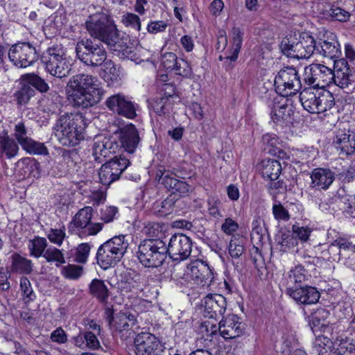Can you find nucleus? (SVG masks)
I'll list each match as a JSON object with an SVG mask.
<instances>
[{
    "mask_svg": "<svg viewBox=\"0 0 355 355\" xmlns=\"http://www.w3.org/2000/svg\"><path fill=\"white\" fill-rule=\"evenodd\" d=\"M96 76L88 73L73 76L67 84L69 102L76 107L87 108L101 101L104 90Z\"/></svg>",
    "mask_w": 355,
    "mask_h": 355,
    "instance_id": "nucleus-1",
    "label": "nucleus"
},
{
    "mask_svg": "<svg viewBox=\"0 0 355 355\" xmlns=\"http://www.w3.org/2000/svg\"><path fill=\"white\" fill-rule=\"evenodd\" d=\"M84 117L80 113H65L58 119L55 135L64 146H75L84 139Z\"/></svg>",
    "mask_w": 355,
    "mask_h": 355,
    "instance_id": "nucleus-2",
    "label": "nucleus"
},
{
    "mask_svg": "<svg viewBox=\"0 0 355 355\" xmlns=\"http://www.w3.org/2000/svg\"><path fill=\"white\" fill-rule=\"evenodd\" d=\"M85 27L91 37L110 46L115 47L119 41V31L112 19L105 13L90 15L85 21Z\"/></svg>",
    "mask_w": 355,
    "mask_h": 355,
    "instance_id": "nucleus-3",
    "label": "nucleus"
},
{
    "mask_svg": "<svg viewBox=\"0 0 355 355\" xmlns=\"http://www.w3.org/2000/svg\"><path fill=\"white\" fill-rule=\"evenodd\" d=\"M315 40L306 33L290 35L282 40L280 49L287 57L307 59L315 51Z\"/></svg>",
    "mask_w": 355,
    "mask_h": 355,
    "instance_id": "nucleus-4",
    "label": "nucleus"
},
{
    "mask_svg": "<svg viewBox=\"0 0 355 355\" xmlns=\"http://www.w3.org/2000/svg\"><path fill=\"white\" fill-rule=\"evenodd\" d=\"M124 235L115 236L99 246L96 259L101 268L106 270L121 261L129 245Z\"/></svg>",
    "mask_w": 355,
    "mask_h": 355,
    "instance_id": "nucleus-5",
    "label": "nucleus"
},
{
    "mask_svg": "<svg viewBox=\"0 0 355 355\" xmlns=\"http://www.w3.org/2000/svg\"><path fill=\"white\" fill-rule=\"evenodd\" d=\"M166 244L161 239H145L137 251L139 261L146 268H158L166 259Z\"/></svg>",
    "mask_w": 355,
    "mask_h": 355,
    "instance_id": "nucleus-6",
    "label": "nucleus"
},
{
    "mask_svg": "<svg viewBox=\"0 0 355 355\" xmlns=\"http://www.w3.org/2000/svg\"><path fill=\"white\" fill-rule=\"evenodd\" d=\"M46 70L52 76L62 78L69 76L71 65L61 45H53L44 51L41 58Z\"/></svg>",
    "mask_w": 355,
    "mask_h": 355,
    "instance_id": "nucleus-7",
    "label": "nucleus"
},
{
    "mask_svg": "<svg viewBox=\"0 0 355 355\" xmlns=\"http://www.w3.org/2000/svg\"><path fill=\"white\" fill-rule=\"evenodd\" d=\"M78 58L85 65L98 67L107 60V51L100 42L91 39H83L76 45Z\"/></svg>",
    "mask_w": 355,
    "mask_h": 355,
    "instance_id": "nucleus-8",
    "label": "nucleus"
},
{
    "mask_svg": "<svg viewBox=\"0 0 355 355\" xmlns=\"http://www.w3.org/2000/svg\"><path fill=\"white\" fill-rule=\"evenodd\" d=\"M275 87L277 94L282 97L296 94L302 89V83L295 68L284 67L276 75Z\"/></svg>",
    "mask_w": 355,
    "mask_h": 355,
    "instance_id": "nucleus-9",
    "label": "nucleus"
},
{
    "mask_svg": "<svg viewBox=\"0 0 355 355\" xmlns=\"http://www.w3.org/2000/svg\"><path fill=\"white\" fill-rule=\"evenodd\" d=\"M104 318L107 322L110 329L113 331L120 333L122 339L125 340L134 334L132 327L135 325L134 315L124 312L114 314L112 307L106 306L104 312Z\"/></svg>",
    "mask_w": 355,
    "mask_h": 355,
    "instance_id": "nucleus-10",
    "label": "nucleus"
},
{
    "mask_svg": "<svg viewBox=\"0 0 355 355\" xmlns=\"http://www.w3.org/2000/svg\"><path fill=\"white\" fill-rule=\"evenodd\" d=\"M333 146L341 155H351L355 153V129L347 122L339 123L334 131Z\"/></svg>",
    "mask_w": 355,
    "mask_h": 355,
    "instance_id": "nucleus-11",
    "label": "nucleus"
},
{
    "mask_svg": "<svg viewBox=\"0 0 355 355\" xmlns=\"http://www.w3.org/2000/svg\"><path fill=\"white\" fill-rule=\"evenodd\" d=\"M332 69L321 64H311L304 68V81L310 87L322 89L333 83Z\"/></svg>",
    "mask_w": 355,
    "mask_h": 355,
    "instance_id": "nucleus-12",
    "label": "nucleus"
},
{
    "mask_svg": "<svg viewBox=\"0 0 355 355\" xmlns=\"http://www.w3.org/2000/svg\"><path fill=\"white\" fill-rule=\"evenodd\" d=\"M130 164V160L121 155L115 156L106 162L101 166L98 173L101 183L108 186L118 180Z\"/></svg>",
    "mask_w": 355,
    "mask_h": 355,
    "instance_id": "nucleus-13",
    "label": "nucleus"
},
{
    "mask_svg": "<svg viewBox=\"0 0 355 355\" xmlns=\"http://www.w3.org/2000/svg\"><path fill=\"white\" fill-rule=\"evenodd\" d=\"M8 58L15 66L25 68L37 61V53L35 48L30 43H17L10 49Z\"/></svg>",
    "mask_w": 355,
    "mask_h": 355,
    "instance_id": "nucleus-14",
    "label": "nucleus"
},
{
    "mask_svg": "<svg viewBox=\"0 0 355 355\" xmlns=\"http://www.w3.org/2000/svg\"><path fill=\"white\" fill-rule=\"evenodd\" d=\"M193 248L192 240L184 234H173L166 245L167 254L174 261L187 259Z\"/></svg>",
    "mask_w": 355,
    "mask_h": 355,
    "instance_id": "nucleus-15",
    "label": "nucleus"
},
{
    "mask_svg": "<svg viewBox=\"0 0 355 355\" xmlns=\"http://www.w3.org/2000/svg\"><path fill=\"white\" fill-rule=\"evenodd\" d=\"M164 346L153 334L141 332L134 339L135 355H160Z\"/></svg>",
    "mask_w": 355,
    "mask_h": 355,
    "instance_id": "nucleus-16",
    "label": "nucleus"
},
{
    "mask_svg": "<svg viewBox=\"0 0 355 355\" xmlns=\"http://www.w3.org/2000/svg\"><path fill=\"white\" fill-rule=\"evenodd\" d=\"M107 107L118 115L128 119H135L137 116V107L130 98L121 93L113 94L105 101Z\"/></svg>",
    "mask_w": 355,
    "mask_h": 355,
    "instance_id": "nucleus-17",
    "label": "nucleus"
},
{
    "mask_svg": "<svg viewBox=\"0 0 355 355\" xmlns=\"http://www.w3.org/2000/svg\"><path fill=\"white\" fill-rule=\"evenodd\" d=\"M158 182L165 187L172 193L183 197L189 193L191 186L185 181L171 175L170 170L159 169L156 173Z\"/></svg>",
    "mask_w": 355,
    "mask_h": 355,
    "instance_id": "nucleus-18",
    "label": "nucleus"
},
{
    "mask_svg": "<svg viewBox=\"0 0 355 355\" xmlns=\"http://www.w3.org/2000/svg\"><path fill=\"white\" fill-rule=\"evenodd\" d=\"M332 79L333 83L342 89H350L354 85L352 69L345 59L334 60Z\"/></svg>",
    "mask_w": 355,
    "mask_h": 355,
    "instance_id": "nucleus-19",
    "label": "nucleus"
},
{
    "mask_svg": "<svg viewBox=\"0 0 355 355\" xmlns=\"http://www.w3.org/2000/svg\"><path fill=\"white\" fill-rule=\"evenodd\" d=\"M93 209L91 207H85L78 211L73 218L71 225L76 229H85L87 235L97 234L103 227V223H92Z\"/></svg>",
    "mask_w": 355,
    "mask_h": 355,
    "instance_id": "nucleus-20",
    "label": "nucleus"
},
{
    "mask_svg": "<svg viewBox=\"0 0 355 355\" xmlns=\"http://www.w3.org/2000/svg\"><path fill=\"white\" fill-rule=\"evenodd\" d=\"M217 329L225 340L234 339L243 334L245 325L236 315L230 314L220 321Z\"/></svg>",
    "mask_w": 355,
    "mask_h": 355,
    "instance_id": "nucleus-21",
    "label": "nucleus"
},
{
    "mask_svg": "<svg viewBox=\"0 0 355 355\" xmlns=\"http://www.w3.org/2000/svg\"><path fill=\"white\" fill-rule=\"evenodd\" d=\"M315 52L330 59L339 58L341 50L336 35L331 32H327L323 38L320 39L318 45L315 44Z\"/></svg>",
    "mask_w": 355,
    "mask_h": 355,
    "instance_id": "nucleus-22",
    "label": "nucleus"
},
{
    "mask_svg": "<svg viewBox=\"0 0 355 355\" xmlns=\"http://www.w3.org/2000/svg\"><path fill=\"white\" fill-rule=\"evenodd\" d=\"M205 315L216 320L221 317L227 307L226 299L220 294H208L203 299Z\"/></svg>",
    "mask_w": 355,
    "mask_h": 355,
    "instance_id": "nucleus-23",
    "label": "nucleus"
},
{
    "mask_svg": "<svg viewBox=\"0 0 355 355\" xmlns=\"http://www.w3.org/2000/svg\"><path fill=\"white\" fill-rule=\"evenodd\" d=\"M293 300L303 305H310L318 302L320 294L318 289L311 286H301L286 293Z\"/></svg>",
    "mask_w": 355,
    "mask_h": 355,
    "instance_id": "nucleus-24",
    "label": "nucleus"
},
{
    "mask_svg": "<svg viewBox=\"0 0 355 355\" xmlns=\"http://www.w3.org/2000/svg\"><path fill=\"white\" fill-rule=\"evenodd\" d=\"M192 278L202 286H209L214 279V273L209 266L202 260H196L191 264Z\"/></svg>",
    "mask_w": 355,
    "mask_h": 355,
    "instance_id": "nucleus-25",
    "label": "nucleus"
},
{
    "mask_svg": "<svg viewBox=\"0 0 355 355\" xmlns=\"http://www.w3.org/2000/svg\"><path fill=\"white\" fill-rule=\"evenodd\" d=\"M140 141L139 132L132 124H129L121 130L119 143L122 148L128 153H133Z\"/></svg>",
    "mask_w": 355,
    "mask_h": 355,
    "instance_id": "nucleus-26",
    "label": "nucleus"
},
{
    "mask_svg": "<svg viewBox=\"0 0 355 355\" xmlns=\"http://www.w3.org/2000/svg\"><path fill=\"white\" fill-rule=\"evenodd\" d=\"M334 236V243L340 251V255L345 260V264L355 269V245L349 239L341 236L336 232Z\"/></svg>",
    "mask_w": 355,
    "mask_h": 355,
    "instance_id": "nucleus-27",
    "label": "nucleus"
},
{
    "mask_svg": "<svg viewBox=\"0 0 355 355\" xmlns=\"http://www.w3.org/2000/svg\"><path fill=\"white\" fill-rule=\"evenodd\" d=\"M311 187L326 190L333 183L335 176L330 169L317 168L311 172Z\"/></svg>",
    "mask_w": 355,
    "mask_h": 355,
    "instance_id": "nucleus-28",
    "label": "nucleus"
},
{
    "mask_svg": "<svg viewBox=\"0 0 355 355\" xmlns=\"http://www.w3.org/2000/svg\"><path fill=\"white\" fill-rule=\"evenodd\" d=\"M117 147L112 141L107 138L97 139L93 145L92 155L98 163H102L105 159L114 153V149Z\"/></svg>",
    "mask_w": 355,
    "mask_h": 355,
    "instance_id": "nucleus-29",
    "label": "nucleus"
},
{
    "mask_svg": "<svg viewBox=\"0 0 355 355\" xmlns=\"http://www.w3.org/2000/svg\"><path fill=\"white\" fill-rule=\"evenodd\" d=\"M307 279L306 270L302 265H297L292 268L285 276L284 284L286 288V293L300 287L302 284Z\"/></svg>",
    "mask_w": 355,
    "mask_h": 355,
    "instance_id": "nucleus-30",
    "label": "nucleus"
},
{
    "mask_svg": "<svg viewBox=\"0 0 355 355\" xmlns=\"http://www.w3.org/2000/svg\"><path fill=\"white\" fill-rule=\"evenodd\" d=\"M319 89L306 87L300 94V99L303 107L310 113H318Z\"/></svg>",
    "mask_w": 355,
    "mask_h": 355,
    "instance_id": "nucleus-31",
    "label": "nucleus"
},
{
    "mask_svg": "<svg viewBox=\"0 0 355 355\" xmlns=\"http://www.w3.org/2000/svg\"><path fill=\"white\" fill-rule=\"evenodd\" d=\"M258 169L264 179L275 181L279 177L282 168L279 161L267 159L259 164Z\"/></svg>",
    "mask_w": 355,
    "mask_h": 355,
    "instance_id": "nucleus-32",
    "label": "nucleus"
},
{
    "mask_svg": "<svg viewBox=\"0 0 355 355\" xmlns=\"http://www.w3.org/2000/svg\"><path fill=\"white\" fill-rule=\"evenodd\" d=\"M261 143L263 150L277 157H284L285 152L281 148V142L278 137L275 134H266L262 136Z\"/></svg>",
    "mask_w": 355,
    "mask_h": 355,
    "instance_id": "nucleus-33",
    "label": "nucleus"
},
{
    "mask_svg": "<svg viewBox=\"0 0 355 355\" xmlns=\"http://www.w3.org/2000/svg\"><path fill=\"white\" fill-rule=\"evenodd\" d=\"M294 114V110L292 105L275 103L272 112L271 117L274 122L280 121L291 123Z\"/></svg>",
    "mask_w": 355,
    "mask_h": 355,
    "instance_id": "nucleus-34",
    "label": "nucleus"
},
{
    "mask_svg": "<svg viewBox=\"0 0 355 355\" xmlns=\"http://www.w3.org/2000/svg\"><path fill=\"white\" fill-rule=\"evenodd\" d=\"M89 293L101 303L106 304L110 292L105 282L102 279H94L89 285Z\"/></svg>",
    "mask_w": 355,
    "mask_h": 355,
    "instance_id": "nucleus-35",
    "label": "nucleus"
},
{
    "mask_svg": "<svg viewBox=\"0 0 355 355\" xmlns=\"http://www.w3.org/2000/svg\"><path fill=\"white\" fill-rule=\"evenodd\" d=\"M336 231L334 230H329L327 232V238L329 239V244L327 248H324L320 253V257L328 261H338L341 258L340 251L334 243V236Z\"/></svg>",
    "mask_w": 355,
    "mask_h": 355,
    "instance_id": "nucleus-36",
    "label": "nucleus"
},
{
    "mask_svg": "<svg viewBox=\"0 0 355 355\" xmlns=\"http://www.w3.org/2000/svg\"><path fill=\"white\" fill-rule=\"evenodd\" d=\"M18 152L19 146L13 139L0 135V158L3 156L8 159L13 158Z\"/></svg>",
    "mask_w": 355,
    "mask_h": 355,
    "instance_id": "nucleus-37",
    "label": "nucleus"
},
{
    "mask_svg": "<svg viewBox=\"0 0 355 355\" xmlns=\"http://www.w3.org/2000/svg\"><path fill=\"white\" fill-rule=\"evenodd\" d=\"M11 259V270L12 272L26 275L32 272L33 263L31 260L16 253L12 255Z\"/></svg>",
    "mask_w": 355,
    "mask_h": 355,
    "instance_id": "nucleus-38",
    "label": "nucleus"
},
{
    "mask_svg": "<svg viewBox=\"0 0 355 355\" xmlns=\"http://www.w3.org/2000/svg\"><path fill=\"white\" fill-rule=\"evenodd\" d=\"M232 46L230 53L225 60L236 61L238 58L239 53L241 51V45L243 43V33L239 27H234L232 30Z\"/></svg>",
    "mask_w": 355,
    "mask_h": 355,
    "instance_id": "nucleus-39",
    "label": "nucleus"
},
{
    "mask_svg": "<svg viewBox=\"0 0 355 355\" xmlns=\"http://www.w3.org/2000/svg\"><path fill=\"white\" fill-rule=\"evenodd\" d=\"M24 81L26 82L31 87H33L41 93L47 92L50 87L46 80L35 73H26L21 76Z\"/></svg>",
    "mask_w": 355,
    "mask_h": 355,
    "instance_id": "nucleus-40",
    "label": "nucleus"
},
{
    "mask_svg": "<svg viewBox=\"0 0 355 355\" xmlns=\"http://www.w3.org/2000/svg\"><path fill=\"white\" fill-rule=\"evenodd\" d=\"M214 329L211 333L200 336L197 338L196 341L197 349L196 351L211 353L212 347L215 345V343L213 341V336L215 335L217 327H214Z\"/></svg>",
    "mask_w": 355,
    "mask_h": 355,
    "instance_id": "nucleus-41",
    "label": "nucleus"
},
{
    "mask_svg": "<svg viewBox=\"0 0 355 355\" xmlns=\"http://www.w3.org/2000/svg\"><path fill=\"white\" fill-rule=\"evenodd\" d=\"M103 67V78L105 82H117L119 79L120 72L111 60H106L101 65Z\"/></svg>",
    "mask_w": 355,
    "mask_h": 355,
    "instance_id": "nucleus-42",
    "label": "nucleus"
},
{
    "mask_svg": "<svg viewBox=\"0 0 355 355\" xmlns=\"http://www.w3.org/2000/svg\"><path fill=\"white\" fill-rule=\"evenodd\" d=\"M35 94V90L28 85H23L15 94L14 97L18 107L26 105Z\"/></svg>",
    "mask_w": 355,
    "mask_h": 355,
    "instance_id": "nucleus-43",
    "label": "nucleus"
},
{
    "mask_svg": "<svg viewBox=\"0 0 355 355\" xmlns=\"http://www.w3.org/2000/svg\"><path fill=\"white\" fill-rule=\"evenodd\" d=\"M318 113H322L329 110L335 105L333 94L327 90L319 89L318 93Z\"/></svg>",
    "mask_w": 355,
    "mask_h": 355,
    "instance_id": "nucleus-44",
    "label": "nucleus"
},
{
    "mask_svg": "<svg viewBox=\"0 0 355 355\" xmlns=\"http://www.w3.org/2000/svg\"><path fill=\"white\" fill-rule=\"evenodd\" d=\"M280 244V250L283 252H298L297 245L298 239L293 233L290 232L282 234Z\"/></svg>",
    "mask_w": 355,
    "mask_h": 355,
    "instance_id": "nucleus-45",
    "label": "nucleus"
},
{
    "mask_svg": "<svg viewBox=\"0 0 355 355\" xmlns=\"http://www.w3.org/2000/svg\"><path fill=\"white\" fill-rule=\"evenodd\" d=\"M20 290L22 300L26 304L33 302L36 299V294L31 282L26 277L23 276L20 278Z\"/></svg>",
    "mask_w": 355,
    "mask_h": 355,
    "instance_id": "nucleus-46",
    "label": "nucleus"
},
{
    "mask_svg": "<svg viewBox=\"0 0 355 355\" xmlns=\"http://www.w3.org/2000/svg\"><path fill=\"white\" fill-rule=\"evenodd\" d=\"M46 246V239L39 236L30 240L28 243V249L31 252V254L35 257H40L42 255L43 256L46 251L45 248Z\"/></svg>",
    "mask_w": 355,
    "mask_h": 355,
    "instance_id": "nucleus-47",
    "label": "nucleus"
},
{
    "mask_svg": "<svg viewBox=\"0 0 355 355\" xmlns=\"http://www.w3.org/2000/svg\"><path fill=\"white\" fill-rule=\"evenodd\" d=\"M43 257L48 262H54L56 267H60L66 262L62 251L56 248H49L46 250Z\"/></svg>",
    "mask_w": 355,
    "mask_h": 355,
    "instance_id": "nucleus-48",
    "label": "nucleus"
},
{
    "mask_svg": "<svg viewBox=\"0 0 355 355\" xmlns=\"http://www.w3.org/2000/svg\"><path fill=\"white\" fill-rule=\"evenodd\" d=\"M329 315V312L324 309H318L310 317L309 325L313 331L315 328L325 325V320Z\"/></svg>",
    "mask_w": 355,
    "mask_h": 355,
    "instance_id": "nucleus-49",
    "label": "nucleus"
},
{
    "mask_svg": "<svg viewBox=\"0 0 355 355\" xmlns=\"http://www.w3.org/2000/svg\"><path fill=\"white\" fill-rule=\"evenodd\" d=\"M14 137L21 147L31 138L23 121H19L15 125Z\"/></svg>",
    "mask_w": 355,
    "mask_h": 355,
    "instance_id": "nucleus-50",
    "label": "nucleus"
},
{
    "mask_svg": "<svg viewBox=\"0 0 355 355\" xmlns=\"http://www.w3.org/2000/svg\"><path fill=\"white\" fill-rule=\"evenodd\" d=\"M22 148L30 154L42 155H47L49 154V150L43 143L36 141L31 138Z\"/></svg>",
    "mask_w": 355,
    "mask_h": 355,
    "instance_id": "nucleus-51",
    "label": "nucleus"
},
{
    "mask_svg": "<svg viewBox=\"0 0 355 355\" xmlns=\"http://www.w3.org/2000/svg\"><path fill=\"white\" fill-rule=\"evenodd\" d=\"M83 273V266L69 264L63 266L61 269V274L67 279L76 280L78 279Z\"/></svg>",
    "mask_w": 355,
    "mask_h": 355,
    "instance_id": "nucleus-52",
    "label": "nucleus"
},
{
    "mask_svg": "<svg viewBox=\"0 0 355 355\" xmlns=\"http://www.w3.org/2000/svg\"><path fill=\"white\" fill-rule=\"evenodd\" d=\"M175 200L174 198H167L155 207L156 211L160 216H166L174 211Z\"/></svg>",
    "mask_w": 355,
    "mask_h": 355,
    "instance_id": "nucleus-53",
    "label": "nucleus"
},
{
    "mask_svg": "<svg viewBox=\"0 0 355 355\" xmlns=\"http://www.w3.org/2000/svg\"><path fill=\"white\" fill-rule=\"evenodd\" d=\"M90 250V244L87 243L79 244L76 248L74 261L79 263H85L87 261Z\"/></svg>",
    "mask_w": 355,
    "mask_h": 355,
    "instance_id": "nucleus-54",
    "label": "nucleus"
},
{
    "mask_svg": "<svg viewBox=\"0 0 355 355\" xmlns=\"http://www.w3.org/2000/svg\"><path fill=\"white\" fill-rule=\"evenodd\" d=\"M327 15L330 16L332 19L339 21H347L350 17V13L343 8H341L335 5H332L330 9L327 11Z\"/></svg>",
    "mask_w": 355,
    "mask_h": 355,
    "instance_id": "nucleus-55",
    "label": "nucleus"
},
{
    "mask_svg": "<svg viewBox=\"0 0 355 355\" xmlns=\"http://www.w3.org/2000/svg\"><path fill=\"white\" fill-rule=\"evenodd\" d=\"M170 171L171 172V175L182 180L190 178L192 173L191 166L186 162L173 167Z\"/></svg>",
    "mask_w": 355,
    "mask_h": 355,
    "instance_id": "nucleus-56",
    "label": "nucleus"
},
{
    "mask_svg": "<svg viewBox=\"0 0 355 355\" xmlns=\"http://www.w3.org/2000/svg\"><path fill=\"white\" fill-rule=\"evenodd\" d=\"M173 94H168V96H163L159 98H157L153 104V107L157 114L163 115L168 111V102L170 97H172Z\"/></svg>",
    "mask_w": 355,
    "mask_h": 355,
    "instance_id": "nucleus-57",
    "label": "nucleus"
},
{
    "mask_svg": "<svg viewBox=\"0 0 355 355\" xmlns=\"http://www.w3.org/2000/svg\"><path fill=\"white\" fill-rule=\"evenodd\" d=\"M178 60L176 54L168 52L162 55L161 64L166 70L173 71V69L177 67Z\"/></svg>",
    "mask_w": 355,
    "mask_h": 355,
    "instance_id": "nucleus-58",
    "label": "nucleus"
},
{
    "mask_svg": "<svg viewBox=\"0 0 355 355\" xmlns=\"http://www.w3.org/2000/svg\"><path fill=\"white\" fill-rule=\"evenodd\" d=\"M122 22L125 26L131 27L137 31L141 30V20L138 15L128 12L122 17Z\"/></svg>",
    "mask_w": 355,
    "mask_h": 355,
    "instance_id": "nucleus-59",
    "label": "nucleus"
},
{
    "mask_svg": "<svg viewBox=\"0 0 355 355\" xmlns=\"http://www.w3.org/2000/svg\"><path fill=\"white\" fill-rule=\"evenodd\" d=\"M65 236V227L64 226L59 229H51L49 233L47 234L49 241L58 246L62 245Z\"/></svg>",
    "mask_w": 355,
    "mask_h": 355,
    "instance_id": "nucleus-60",
    "label": "nucleus"
},
{
    "mask_svg": "<svg viewBox=\"0 0 355 355\" xmlns=\"http://www.w3.org/2000/svg\"><path fill=\"white\" fill-rule=\"evenodd\" d=\"M336 350L338 355H355V345L349 340H342Z\"/></svg>",
    "mask_w": 355,
    "mask_h": 355,
    "instance_id": "nucleus-61",
    "label": "nucleus"
},
{
    "mask_svg": "<svg viewBox=\"0 0 355 355\" xmlns=\"http://www.w3.org/2000/svg\"><path fill=\"white\" fill-rule=\"evenodd\" d=\"M118 213V209L113 206H106L100 211V219L103 223H111L114 220L116 214Z\"/></svg>",
    "mask_w": 355,
    "mask_h": 355,
    "instance_id": "nucleus-62",
    "label": "nucleus"
},
{
    "mask_svg": "<svg viewBox=\"0 0 355 355\" xmlns=\"http://www.w3.org/2000/svg\"><path fill=\"white\" fill-rule=\"evenodd\" d=\"M241 346L236 341L227 342L218 352V355H239Z\"/></svg>",
    "mask_w": 355,
    "mask_h": 355,
    "instance_id": "nucleus-63",
    "label": "nucleus"
},
{
    "mask_svg": "<svg viewBox=\"0 0 355 355\" xmlns=\"http://www.w3.org/2000/svg\"><path fill=\"white\" fill-rule=\"evenodd\" d=\"M244 252V247L239 239H232L229 244V254L232 258H239Z\"/></svg>",
    "mask_w": 355,
    "mask_h": 355,
    "instance_id": "nucleus-64",
    "label": "nucleus"
}]
</instances>
